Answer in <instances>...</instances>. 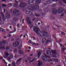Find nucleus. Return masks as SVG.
Here are the masks:
<instances>
[{
	"label": "nucleus",
	"mask_w": 66,
	"mask_h": 66,
	"mask_svg": "<svg viewBox=\"0 0 66 66\" xmlns=\"http://www.w3.org/2000/svg\"><path fill=\"white\" fill-rule=\"evenodd\" d=\"M39 30V27H38L36 26H35V27L33 28L34 32H35L37 34H38L41 37L44 36L45 35L44 32H42L40 31H39V32H38Z\"/></svg>",
	"instance_id": "f257e3e1"
},
{
	"label": "nucleus",
	"mask_w": 66,
	"mask_h": 66,
	"mask_svg": "<svg viewBox=\"0 0 66 66\" xmlns=\"http://www.w3.org/2000/svg\"><path fill=\"white\" fill-rule=\"evenodd\" d=\"M42 0H36L35 4L32 7L31 6H29L28 7L29 9L30 10H32L33 9L35 10H37L38 8V4H39L40 3Z\"/></svg>",
	"instance_id": "f03ea898"
},
{
	"label": "nucleus",
	"mask_w": 66,
	"mask_h": 66,
	"mask_svg": "<svg viewBox=\"0 0 66 66\" xmlns=\"http://www.w3.org/2000/svg\"><path fill=\"white\" fill-rule=\"evenodd\" d=\"M3 57H4V58H6L7 57V60L10 61L13 57V55L12 54H9V53L6 52H5L4 53V55H3Z\"/></svg>",
	"instance_id": "7ed1b4c3"
},
{
	"label": "nucleus",
	"mask_w": 66,
	"mask_h": 66,
	"mask_svg": "<svg viewBox=\"0 0 66 66\" xmlns=\"http://www.w3.org/2000/svg\"><path fill=\"white\" fill-rule=\"evenodd\" d=\"M13 13L14 14H16V15H19L20 12H19V11L16 9H14L13 10Z\"/></svg>",
	"instance_id": "20e7f679"
},
{
	"label": "nucleus",
	"mask_w": 66,
	"mask_h": 66,
	"mask_svg": "<svg viewBox=\"0 0 66 66\" xmlns=\"http://www.w3.org/2000/svg\"><path fill=\"white\" fill-rule=\"evenodd\" d=\"M26 21L27 23L29 24H31L32 22L30 21V18L29 17H27L26 18Z\"/></svg>",
	"instance_id": "39448f33"
},
{
	"label": "nucleus",
	"mask_w": 66,
	"mask_h": 66,
	"mask_svg": "<svg viewBox=\"0 0 66 66\" xmlns=\"http://www.w3.org/2000/svg\"><path fill=\"white\" fill-rule=\"evenodd\" d=\"M63 10V8L62 7L60 8V9H59L58 10V14H61V13H62Z\"/></svg>",
	"instance_id": "423d86ee"
},
{
	"label": "nucleus",
	"mask_w": 66,
	"mask_h": 66,
	"mask_svg": "<svg viewBox=\"0 0 66 66\" xmlns=\"http://www.w3.org/2000/svg\"><path fill=\"white\" fill-rule=\"evenodd\" d=\"M52 12L53 14H56L57 12V10L55 8H54L52 9Z\"/></svg>",
	"instance_id": "0eeeda50"
},
{
	"label": "nucleus",
	"mask_w": 66,
	"mask_h": 66,
	"mask_svg": "<svg viewBox=\"0 0 66 66\" xmlns=\"http://www.w3.org/2000/svg\"><path fill=\"white\" fill-rule=\"evenodd\" d=\"M28 2V4H30V5H33V2L34 1V0H29Z\"/></svg>",
	"instance_id": "6e6552de"
},
{
	"label": "nucleus",
	"mask_w": 66,
	"mask_h": 66,
	"mask_svg": "<svg viewBox=\"0 0 66 66\" xmlns=\"http://www.w3.org/2000/svg\"><path fill=\"white\" fill-rule=\"evenodd\" d=\"M26 5L27 4L25 3H21V4L20 5V7H22L26 6Z\"/></svg>",
	"instance_id": "1a4fd4ad"
},
{
	"label": "nucleus",
	"mask_w": 66,
	"mask_h": 66,
	"mask_svg": "<svg viewBox=\"0 0 66 66\" xmlns=\"http://www.w3.org/2000/svg\"><path fill=\"white\" fill-rule=\"evenodd\" d=\"M19 45V42H16L14 43L13 46L14 47H17Z\"/></svg>",
	"instance_id": "9d476101"
},
{
	"label": "nucleus",
	"mask_w": 66,
	"mask_h": 66,
	"mask_svg": "<svg viewBox=\"0 0 66 66\" xmlns=\"http://www.w3.org/2000/svg\"><path fill=\"white\" fill-rule=\"evenodd\" d=\"M42 59L44 60V61H47V58L46 57L44 56H42Z\"/></svg>",
	"instance_id": "9b49d317"
},
{
	"label": "nucleus",
	"mask_w": 66,
	"mask_h": 66,
	"mask_svg": "<svg viewBox=\"0 0 66 66\" xmlns=\"http://www.w3.org/2000/svg\"><path fill=\"white\" fill-rule=\"evenodd\" d=\"M11 65L12 66H16L15 62L14 61H12L11 63Z\"/></svg>",
	"instance_id": "f8f14e48"
},
{
	"label": "nucleus",
	"mask_w": 66,
	"mask_h": 66,
	"mask_svg": "<svg viewBox=\"0 0 66 66\" xmlns=\"http://www.w3.org/2000/svg\"><path fill=\"white\" fill-rule=\"evenodd\" d=\"M47 55L48 56H50L51 55V52L50 51H48L47 52Z\"/></svg>",
	"instance_id": "ddd939ff"
},
{
	"label": "nucleus",
	"mask_w": 66,
	"mask_h": 66,
	"mask_svg": "<svg viewBox=\"0 0 66 66\" xmlns=\"http://www.w3.org/2000/svg\"><path fill=\"white\" fill-rule=\"evenodd\" d=\"M22 60V58H21L17 60L16 62V63H17L18 62H20Z\"/></svg>",
	"instance_id": "4468645a"
},
{
	"label": "nucleus",
	"mask_w": 66,
	"mask_h": 66,
	"mask_svg": "<svg viewBox=\"0 0 66 66\" xmlns=\"http://www.w3.org/2000/svg\"><path fill=\"white\" fill-rule=\"evenodd\" d=\"M42 62L40 61H38V66H40V65H42Z\"/></svg>",
	"instance_id": "2eb2a0df"
},
{
	"label": "nucleus",
	"mask_w": 66,
	"mask_h": 66,
	"mask_svg": "<svg viewBox=\"0 0 66 66\" xmlns=\"http://www.w3.org/2000/svg\"><path fill=\"white\" fill-rule=\"evenodd\" d=\"M18 53L19 54H22V51L20 50L18 51Z\"/></svg>",
	"instance_id": "dca6fc26"
},
{
	"label": "nucleus",
	"mask_w": 66,
	"mask_h": 66,
	"mask_svg": "<svg viewBox=\"0 0 66 66\" xmlns=\"http://www.w3.org/2000/svg\"><path fill=\"white\" fill-rule=\"evenodd\" d=\"M41 54V52H39L38 53V58H39L40 57V56Z\"/></svg>",
	"instance_id": "f3484780"
},
{
	"label": "nucleus",
	"mask_w": 66,
	"mask_h": 66,
	"mask_svg": "<svg viewBox=\"0 0 66 66\" xmlns=\"http://www.w3.org/2000/svg\"><path fill=\"white\" fill-rule=\"evenodd\" d=\"M47 4H51V1L50 0H48L46 1V2Z\"/></svg>",
	"instance_id": "a211bd4d"
},
{
	"label": "nucleus",
	"mask_w": 66,
	"mask_h": 66,
	"mask_svg": "<svg viewBox=\"0 0 66 66\" xmlns=\"http://www.w3.org/2000/svg\"><path fill=\"white\" fill-rule=\"evenodd\" d=\"M42 40H43V43H45V42L46 41V38H42Z\"/></svg>",
	"instance_id": "6ab92c4d"
},
{
	"label": "nucleus",
	"mask_w": 66,
	"mask_h": 66,
	"mask_svg": "<svg viewBox=\"0 0 66 66\" xmlns=\"http://www.w3.org/2000/svg\"><path fill=\"white\" fill-rule=\"evenodd\" d=\"M51 52L52 53H53V54H55V53H56V50L55 51H51Z\"/></svg>",
	"instance_id": "aec40b11"
},
{
	"label": "nucleus",
	"mask_w": 66,
	"mask_h": 66,
	"mask_svg": "<svg viewBox=\"0 0 66 66\" xmlns=\"http://www.w3.org/2000/svg\"><path fill=\"white\" fill-rule=\"evenodd\" d=\"M8 5L9 7H11V6H13V4L12 3H9L8 4Z\"/></svg>",
	"instance_id": "412c9836"
},
{
	"label": "nucleus",
	"mask_w": 66,
	"mask_h": 66,
	"mask_svg": "<svg viewBox=\"0 0 66 66\" xmlns=\"http://www.w3.org/2000/svg\"><path fill=\"white\" fill-rule=\"evenodd\" d=\"M2 16V19L4 20H6V17L4 16V15Z\"/></svg>",
	"instance_id": "4be33fe9"
},
{
	"label": "nucleus",
	"mask_w": 66,
	"mask_h": 66,
	"mask_svg": "<svg viewBox=\"0 0 66 66\" xmlns=\"http://www.w3.org/2000/svg\"><path fill=\"white\" fill-rule=\"evenodd\" d=\"M52 60H53L55 61V62H57L58 61V59H52Z\"/></svg>",
	"instance_id": "5701e85b"
},
{
	"label": "nucleus",
	"mask_w": 66,
	"mask_h": 66,
	"mask_svg": "<svg viewBox=\"0 0 66 66\" xmlns=\"http://www.w3.org/2000/svg\"><path fill=\"white\" fill-rule=\"evenodd\" d=\"M17 52V49H15L14 50V53H16Z\"/></svg>",
	"instance_id": "b1692460"
},
{
	"label": "nucleus",
	"mask_w": 66,
	"mask_h": 66,
	"mask_svg": "<svg viewBox=\"0 0 66 66\" xmlns=\"http://www.w3.org/2000/svg\"><path fill=\"white\" fill-rule=\"evenodd\" d=\"M44 37H49V36L47 34H46L45 33V35Z\"/></svg>",
	"instance_id": "393cba45"
},
{
	"label": "nucleus",
	"mask_w": 66,
	"mask_h": 66,
	"mask_svg": "<svg viewBox=\"0 0 66 66\" xmlns=\"http://www.w3.org/2000/svg\"><path fill=\"white\" fill-rule=\"evenodd\" d=\"M30 24V29H32V28H33V25L31 24V23L30 24Z\"/></svg>",
	"instance_id": "a878e982"
},
{
	"label": "nucleus",
	"mask_w": 66,
	"mask_h": 66,
	"mask_svg": "<svg viewBox=\"0 0 66 66\" xmlns=\"http://www.w3.org/2000/svg\"><path fill=\"white\" fill-rule=\"evenodd\" d=\"M51 56L52 57H56V56L54 55V54H52L51 55Z\"/></svg>",
	"instance_id": "bb28decb"
},
{
	"label": "nucleus",
	"mask_w": 66,
	"mask_h": 66,
	"mask_svg": "<svg viewBox=\"0 0 66 66\" xmlns=\"http://www.w3.org/2000/svg\"><path fill=\"white\" fill-rule=\"evenodd\" d=\"M10 12H6V15L7 16H9V14H10Z\"/></svg>",
	"instance_id": "cd10ccee"
},
{
	"label": "nucleus",
	"mask_w": 66,
	"mask_h": 66,
	"mask_svg": "<svg viewBox=\"0 0 66 66\" xmlns=\"http://www.w3.org/2000/svg\"><path fill=\"white\" fill-rule=\"evenodd\" d=\"M52 6L54 7V6H56V4H54L52 5Z\"/></svg>",
	"instance_id": "c85d7f7f"
},
{
	"label": "nucleus",
	"mask_w": 66,
	"mask_h": 66,
	"mask_svg": "<svg viewBox=\"0 0 66 66\" xmlns=\"http://www.w3.org/2000/svg\"><path fill=\"white\" fill-rule=\"evenodd\" d=\"M61 34L62 35H65V34L64 33V32H61Z\"/></svg>",
	"instance_id": "c756f323"
},
{
	"label": "nucleus",
	"mask_w": 66,
	"mask_h": 66,
	"mask_svg": "<svg viewBox=\"0 0 66 66\" xmlns=\"http://www.w3.org/2000/svg\"><path fill=\"white\" fill-rule=\"evenodd\" d=\"M66 48L65 47H63V48H62V50L63 51V52H64V51L65 50V49Z\"/></svg>",
	"instance_id": "7c9ffc66"
},
{
	"label": "nucleus",
	"mask_w": 66,
	"mask_h": 66,
	"mask_svg": "<svg viewBox=\"0 0 66 66\" xmlns=\"http://www.w3.org/2000/svg\"><path fill=\"white\" fill-rule=\"evenodd\" d=\"M14 7H16L17 6V4L15 3L14 4Z\"/></svg>",
	"instance_id": "2f4dec72"
},
{
	"label": "nucleus",
	"mask_w": 66,
	"mask_h": 66,
	"mask_svg": "<svg viewBox=\"0 0 66 66\" xmlns=\"http://www.w3.org/2000/svg\"><path fill=\"white\" fill-rule=\"evenodd\" d=\"M29 14H30V15H32V14H33V13L31 12V11H29Z\"/></svg>",
	"instance_id": "473e14b6"
},
{
	"label": "nucleus",
	"mask_w": 66,
	"mask_h": 66,
	"mask_svg": "<svg viewBox=\"0 0 66 66\" xmlns=\"http://www.w3.org/2000/svg\"><path fill=\"white\" fill-rule=\"evenodd\" d=\"M6 42V41H3L2 42V43L3 44H5Z\"/></svg>",
	"instance_id": "72a5a7b5"
},
{
	"label": "nucleus",
	"mask_w": 66,
	"mask_h": 66,
	"mask_svg": "<svg viewBox=\"0 0 66 66\" xmlns=\"http://www.w3.org/2000/svg\"><path fill=\"white\" fill-rule=\"evenodd\" d=\"M6 5L4 4H3L2 5V6L3 7H6Z\"/></svg>",
	"instance_id": "f704fd0d"
},
{
	"label": "nucleus",
	"mask_w": 66,
	"mask_h": 66,
	"mask_svg": "<svg viewBox=\"0 0 66 66\" xmlns=\"http://www.w3.org/2000/svg\"><path fill=\"white\" fill-rule=\"evenodd\" d=\"M35 15L36 16H40V15L39 14H35Z\"/></svg>",
	"instance_id": "c9c22d12"
},
{
	"label": "nucleus",
	"mask_w": 66,
	"mask_h": 66,
	"mask_svg": "<svg viewBox=\"0 0 66 66\" xmlns=\"http://www.w3.org/2000/svg\"><path fill=\"white\" fill-rule=\"evenodd\" d=\"M26 14H27V15H28V14H29V11H27L26 12Z\"/></svg>",
	"instance_id": "e433bc0d"
},
{
	"label": "nucleus",
	"mask_w": 66,
	"mask_h": 66,
	"mask_svg": "<svg viewBox=\"0 0 66 66\" xmlns=\"http://www.w3.org/2000/svg\"><path fill=\"white\" fill-rule=\"evenodd\" d=\"M32 44L33 45H36V44L35 43H32Z\"/></svg>",
	"instance_id": "4c0bfd02"
},
{
	"label": "nucleus",
	"mask_w": 66,
	"mask_h": 66,
	"mask_svg": "<svg viewBox=\"0 0 66 66\" xmlns=\"http://www.w3.org/2000/svg\"><path fill=\"white\" fill-rule=\"evenodd\" d=\"M0 48H1L2 49H4V47L1 46L0 47Z\"/></svg>",
	"instance_id": "58836bf2"
},
{
	"label": "nucleus",
	"mask_w": 66,
	"mask_h": 66,
	"mask_svg": "<svg viewBox=\"0 0 66 66\" xmlns=\"http://www.w3.org/2000/svg\"><path fill=\"white\" fill-rule=\"evenodd\" d=\"M1 13L2 14V16H4V14H3V12H1Z\"/></svg>",
	"instance_id": "ea45409f"
},
{
	"label": "nucleus",
	"mask_w": 66,
	"mask_h": 66,
	"mask_svg": "<svg viewBox=\"0 0 66 66\" xmlns=\"http://www.w3.org/2000/svg\"><path fill=\"white\" fill-rule=\"evenodd\" d=\"M47 42H51V40H47Z\"/></svg>",
	"instance_id": "a19ab883"
},
{
	"label": "nucleus",
	"mask_w": 66,
	"mask_h": 66,
	"mask_svg": "<svg viewBox=\"0 0 66 66\" xmlns=\"http://www.w3.org/2000/svg\"><path fill=\"white\" fill-rule=\"evenodd\" d=\"M14 1H15V2L18 4V1H17L15 0Z\"/></svg>",
	"instance_id": "79ce46f5"
},
{
	"label": "nucleus",
	"mask_w": 66,
	"mask_h": 66,
	"mask_svg": "<svg viewBox=\"0 0 66 66\" xmlns=\"http://www.w3.org/2000/svg\"><path fill=\"white\" fill-rule=\"evenodd\" d=\"M11 35V34H9L7 35V37H10Z\"/></svg>",
	"instance_id": "37998d69"
},
{
	"label": "nucleus",
	"mask_w": 66,
	"mask_h": 66,
	"mask_svg": "<svg viewBox=\"0 0 66 66\" xmlns=\"http://www.w3.org/2000/svg\"><path fill=\"white\" fill-rule=\"evenodd\" d=\"M28 42H29V43H32V41L31 40H29V41H28Z\"/></svg>",
	"instance_id": "c03bdc74"
},
{
	"label": "nucleus",
	"mask_w": 66,
	"mask_h": 66,
	"mask_svg": "<svg viewBox=\"0 0 66 66\" xmlns=\"http://www.w3.org/2000/svg\"><path fill=\"white\" fill-rule=\"evenodd\" d=\"M35 60V59H34L32 60H31V61H30V62H32L33 61Z\"/></svg>",
	"instance_id": "a18cd8bd"
},
{
	"label": "nucleus",
	"mask_w": 66,
	"mask_h": 66,
	"mask_svg": "<svg viewBox=\"0 0 66 66\" xmlns=\"http://www.w3.org/2000/svg\"><path fill=\"white\" fill-rule=\"evenodd\" d=\"M64 15V13H63L62 14H61L62 16H63Z\"/></svg>",
	"instance_id": "49530a36"
},
{
	"label": "nucleus",
	"mask_w": 66,
	"mask_h": 66,
	"mask_svg": "<svg viewBox=\"0 0 66 66\" xmlns=\"http://www.w3.org/2000/svg\"><path fill=\"white\" fill-rule=\"evenodd\" d=\"M7 37H6V36H4V37H3V38H7Z\"/></svg>",
	"instance_id": "de8ad7c7"
},
{
	"label": "nucleus",
	"mask_w": 66,
	"mask_h": 66,
	"mask_svg": "<svg viewBox=\"0 0 66 66\" xmlns=\"http://www.w3.org/2000/svg\"><path fill=\"white\" fill-rule=\"evenodd\" d=\"M22 10H23V11H24V10H26V9H25V8H24L23 9H22Z\"/></svg>",
	"instance_id": "09e8293b"
},
{
	"label": "nucleus",
	"mask_w": 66,
	"mask_h": 66,
	"mask_svg": "<svg viewBox=\"0 0 66 66\" xmlns=\"http://www.w3.org/2000/svg\"><path fill=\"white\" fill-rule=\"evenodd\" d=\"M2 1H3V2H5H5L6 1V0H2Z\"/></svg>",
	"instance_id": "8fccbe9b"
},
{
	"label": "nucleus",
	"mask_w": 66,
	"mask_h": 66,
	"mask_svg": "<svg viewBox=\"0 0 66 66\" xmlns=\"http://www.w3.org/2000/svg\"><path fill=\"white\" fill-rule=\"evenodd\" d=\"M19 24H18L17 25V27L18 28V27H19Z\"/></svg>",
	"instance_id": "3c124183"
},
{
	"label": "nucleus",
	"mask_w": 66,
	"mask_h": 66,
	"mask_svg": "<svg viewBox=\"0 0 66 66\" xmlns=\"http://www.w3.org/2000/svg\"><path fill=\"white\" fill-rule=\"evenodd\" d=\"M50 64H51V65H53V63L52 62H50Z\"/></svg>",
	"instance_id": "603ef678"
},
{
	"label": "nucleus",
	"mask_w": 66,
	"mask_h": 66,
	"mask_svg": "<svg viewBox=\"0 0 66 66\" xmlns=\"http://www.w3.org/2000/svg\"><path fill=\"white\" fill-rule=\"evenodd\" d=\"M2 45V43H0V46H1Z\"/></svg>",
	"instance_id": "864d4df0"
},
{
	"label": "nucleus",
	"mask_w": 66,
	"mask_h": 66,
	"mask_svg": "<svg viewBox=\"0 0 66 66\" xmlns=\"http://www.w3.org/2000/svg\"><path fill=\"white\" fill-rule=\"evenodd\" d=\"M51 18L52 19H54V18H53V17H51Z\"/></svg>",
	"instance_id": "5fc2aeb1"
},
{
	"label": "nucleus",
	"mask_w": 66,
	"mask_h": 66,
	"mask_svg": "<svg viewBox=\"0 0 66 66\" xmlns=\"http://www.w3.org/2000/svg\"><path fill=\"white\" fill-rule=\"evenodd\" d=\"M27 51H28V52H30V50H27Z\"/></svg>",
	"instance_id": "6e6d98bb"
},
{
	"label": "nucleus",
	"mask_w": 66,
	"mask_h": 66,
	"mask_svg": "<svg viewBox=\"0 0 66 66\" xmlns=\"http://www.w3.org/2000/svg\"><path fill=\"white\" fill-rule=\"evenodd\" d=\"M6 49H9V48L8 47H6Z\"/></svg>",
	"instance_id": "4d7b16f0"
},
{
	"label": "nucleus",
	"mask_w": 66,
	"mask_h": 66,
	"mask_svg": "<svg viewBox=\"0 0 66 66\" xmlns=\"http://www.w3.org/2000/svg\"><path fill=\"white\" fill-rule=\"evenodd\" d=\"M14 21H17V19H14Z\"/></svg>",
	"instance_id": "13d9d810"
},
{
	"label": "nucleus",
	"mask_w": 66,
	"mask_h": 66,
	"mask_svg": "<svg viewBox=\"0 0 66 66\" xmlns=\"http://www.w3.org/2000/svg\"><path fill=\"white\" fill-rule=\"evenodd\" d=\"M1 9V5L0 4V9Z\"/></svg>",
	"instance_id": "bf43d9fd"
},
{
	"label": "nucleus",
	"mask_w": 66,
	"mask_h": 66,
	"mask_svg": "<svg viewBox=\"0 0 66 66\" xmlns=\"http://www.w3.org/2000/svg\"><path fill=\"white\" fill-rule=\"evenodd\" d=\"M40 23L38 22V25H40Z\"/></svg>",
	"instance_id": "052dcab7"
},
{
	"label": "nucleus",
	"mask_w": 66,
	"mask_h": 66,
	"mask_svg": "<svg viewBox=\"0 0 66 66\" xmlns=\"http://www.w3.org/2000/svg\"><path fill=\"white\" fill-rule=\"evenodd\" d=\"M44 55H45V56H47V55H46V54H44Z\"/></svg>",
	"instance_id": "680f3d73"
},
{
	"label": "nucleus",
	"mask_w": 66,
	"mask_h": 66,
	"mask_svg": "<svg viewBox=\"0 0 66 66\" xmlns=\"http://www.w3.org/2000/svg\"><path fill=\"white\" fill-rule=\"evenodd\" d=\"M62 44H60V47H62Z\"/></svg>",
	"instance_id": "e2e57ef3"
},
{
	"label": "nucleus",
	"mask_w": 66,
	"mask_h": 66,
	"mask_svg": "<svg viewBox=\"0 0 66 66\" xmlns=\"http://www.w3.org/2000/svg\"><path fill=\"white\" fill-rule=\"evenodd\" d=\"M14 32L13 31H11L10 32V33H13Z\"/></svg>",
	"instance_id": "0e129e2a"
},
{
	"label": "nucleus",
	"mask_w": 66,
	"mask_h": 66,
	"mask_svg": "<svg viewBox=\"0 0 66 66\" xmlns=\"http://www.w3.org/2000/svg\"><path fill=\"white\" fill-rule=\"evenodd\" d=\"M10 29H12V26H10Z\"/></svg>",
	"instance_id": "69168bd1"
},
{
	"label": "nucleus",
	"mask_w": 66,
	"mask_h": 66,
	"mask_svg": "<svg viewBox=\"0 0 66 66\" xmlns=\"http://www.w3.org/2000/svg\"><path fill=\"white\" fill-rule=\"evenodd\" d=\"M64 13L66 14V10H65V12H64Z\"/></svg>",
	"instance_id": "338daca9"
},
{
	"label": "nucleus",
	"mask_w": 66,
	"mask_h": 66,
	"mask_svg": "<svg viewBox=\"0 0 66 66\" xmlns=\"http://www.w3.org/2000/svg\"><path fill=\"white\" fill-rule=\"evenodd\" d=\"M22 36V35H20V38H21V36Z\"/></svg>",
	"instance_id": "774afa93"
}]
</instances>
